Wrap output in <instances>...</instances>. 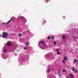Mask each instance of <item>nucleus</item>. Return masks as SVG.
I'll return each mask as SVG.
<instances>
[{
	"instance_id": "1",
	"label": "nucleus",
	"mask_w": 78,
	"mask_h": 78,
	"mask_svg": "<svg viewBox=\"0 0 78 78\" xmlns=\"http://www.w3.org/2000/svg\"><path fill=\"white\" fill-rule=\"evenodd\" d=\"M8 36V33L4 32L2 33V37L3 38H7Z\"/></svg>"
},
{
	"instance_id": "2",
	"label": "nucleus",
	"mask_w": 78,
	"mask_h": 78,
	"mask_svg": "<svg viewBox=\"0 0 78 78\" xmlns=\"http://www.w3.org/2000/svg\"><path fill=\"white\" fill-rule=\"evenodd\" d=\"M64 60H63L62 62L64 64H65V61H66L67 59V57H65L64 58Z\"/></svg>"
},
{
	"instance_id": "3",
	"label": "nucleus",
	"mask_w": 78,
	"mask_h": 78,
	"mask_svg": "<svg viewBox=\"0 0 78 78\" xmlns=\"http://www.w3.org/2000/svg\"><path fill=\"white\" fill-rule=\"evenodd\" d=\"M12 20H13L12 19H11L10 20H9V21H8L5 24V23H3V24H4V25H7V24H8L9 23L11 22V21H12Z\"/></svg>"
},
{
	"instance_id": "4",
	"label": "nucleus",
	"mask_w": 78,
	"mask_h": 78,
	"mask_svg": "<svg viewBox=\"0 0 78 78\" xmlns=\"http://www.w3.org/2000/svg\"><path fill=\"white\" fill-rule=\"evenodd\" d=\"M11 45V42L10 41H8L7 43V45L9 46V45Z\"/></svg>"
},
{
	"instance_id": "5",
	"label": "nucleus",
	"mask_w": 78,
	"mask_h": 78,
	"mask_svg": "<svg viewBox=\"0 0 78 78\" xmlns=\"http://www.w3.org/2000/svg\"><path fill=\"white\" fill-rule=\"evenodd\" d=\"M43 44L44 45V43H43V41H41L40 42H39L38 44V45L39 46V45H40V44Z\"/></svg>"
},
{
	"instance_id": "6",
	"label": "nucleus",
	"mask_w": 78,
	"mask_h": 78,
	"mask_svg": "<svg viewBox=\"0 0 78 78\" xmlns=\"http://www.w3.org/2000/svg\"><path fill=\"white\" fill-rule=\"evenodd\" d=\"M72 69V70H73V72H75V67H73Z\"/></svg>"
},
{
	"instance_id": "7",
	"label": "nucleus",
	"mask_w": 78,
	"mask_h": 78,
	"mask_svg": "<svg viewBox=\"0 0 78 78\" xmlns=\"http://www.w3.org/2000/svg\"><path fill=\"white\" fill-rule=\"evenodd\" d=\"M70 76H72L73 77V78H74V76H73L72 75V74L70 73L69 74Z\"/></svg>"
},
{
	"instance_id": "8",
	"label": "nucleus",
	"mask_w": 78,
	"mask_h": 78,
	"mask_svg": "<svg viewBox=\"0 0 78 78\" xmlns=\"http://www.w3.org/2000/svg\"><path fill=\"white\" fill-rule=\"evenodd\" d=\"M45 1V3H48V0H44Z\"/></svg>"
},
{
	"instance_id": "9",
	"label": "nucleus",
	"mask_w": 78,
	"mask_h": 78,
	"mask_svg": "<svg viewBox=\"0 0 78 78\" xmlns=\"http://www.w3.org/2000/svg\"><path fill=\"white\" fill-rule=\"evenodd\" d=\"M76 62V59H74V63H75V62Z\"/></svg>"
},
{
	"instance_id": "10",
	"label": "nucleus",
	"mask_w": 78,
	"mask_h": 78,
	"mask_svg": "<svg viewBox=\"0 0 78 78\" xmlns=\"http://www.w3.org/2000/svg\"><path fill=\"white\" fill-rule=\"evenodd\" d=\"M65 38H66V36L65 35H64L63 36V39H64Z\"/></svg>"
},
{
	"instance_id": "11",
	"label": "nucleus",
	"mask_w": 78,
	"mask_h": 78,
	"mask_svg": "<svg viewBox=\"0 0 78 78\" xmlns=\"http://www.w3.org/2000/svg\"><path fill=\"white\" fill-rule=\"evenodd\" d=\"M19 35H20V37H22V34H21V33H19Z\"/></svg>"
},
{
	"instance_id": "12",
	"label": "nucleus",
	"mask_w": 78,
	"mask_h": 78,
	"mask_svg": "<svg viewBox=\"0 0 78 78\" xmlns=\"http://www.w3.org/2000/svg\"><path fill=\"white\" fill-rule=\"evenodd\" d=\"M3 51H4V52H6V49H4V50Z\"/></svg>"
},
{
	"instance_id": "13",
	"label": "nucleus",
	"mask_w": 78,
	"mask_h": 78,
	"mask_svg": "<svg viewBox=\"0 0 78 78\" xmlns=\"http://www.w3.org/2000/svg\"><path fill=\"white\" fill-rule=\"evenodd\" d=\"M20 17H21V18H22L23 19H25V17H24L23 16H21Z\"/></svg>"
},
{
	"instance_id": "14",
	"label": "nucleus",
	"mask_w": 78,
	"mask_h": 78,
	"mask_svg": "<svg viewBox=\"0 0 78 78\" xmlns=\"http://www.w3.org/2000/svg\"><path fill=\"white\" fill-rule=\"evenodd\" d=\"M51 37H48V39H50Z\"/></svg>"
},
{
	"instance_id": "15",
	"label": "nucleus",
	"mask_w": 78,
	"mask_h": 78,
	"mask_svg": "<svg viewBox=\"0 0 78 78\" xmlns=\"http://www.w3.org/2000/svg\"><path fill=\"white\" fill-rule=\"evenodd\" d=\"M57 54H58V55H60V52H57Z\"/></svg>"
},
{
	"instance_id": "16",
	"label": "nucleus",
	"mask_w": 78,
	"mask_h": 78,
	"mask_svg": "<svg viewBox=\"0 0 78 78\" xmlns=\"http://www.w3.org/2000/svg\"><path fill=\"white\" fill-rule=\"evenodd\" d=\"M50 69H49L48 70V73H50Z\"/></svg>"
},
{
	"instance_id": "17",
	"label": "nucleus",
	"mask_w": 78,
	"mask_h": 78,
	"mask_svg": "<svg viewBox=\"0 0 78 78\" xmlns=\"http://www.w3.org/2000/svg\"><path fill=\"white\" fill-rule=\"evenodd\" d=\"M62 71L63 72H66V70H62Z\"/></svg>"
},
{
	"instance_id": "18",
	"label": "nucleus",
	"mask_w": 78,
	"mask_h": 78,
	"mask_svg": "<svg viewBox=\"0 0 78 78\" xmlns=\"http://www.w3.org/2000/svg\"><path fill=\"white\" fill-rule=\"evenodd\" d=\"M56 44V41L54 42V45H55V44Z\"/></svg>"
},
{
	"instance_id": "19",
	"label": "nucleus",
	"mask_w": 78,
	"mask_h": 78,
	"mask_svg": "<svg viewBox=\"0 0 78 78\" xmlns=\"http://www.w3.org/2000/svg\"><path fill=\"white\" fill-rule=\"evenodd\" d=\"M28 45V43H27V44L25 45L26 46H27V45Z\"/></svg>"
},
{
	"instance_id": "20",
	"label": "nucleus",
	"mask_w": 78,
	"mask_h": 78,
	"mask_svg": "<svg viewBox=\"0 0 78 78\" xmlns=\"http://www.w3.org/2000/svg\"><path fill=\"white\" fill-rule=\"evenodd\" d=\"M24 49H25V50H27V47H24Z\"/></svg>"
},
{
	"instance_id": "21",
	"label": "nucleus",
	"mask_w": 78,
	"mask_h": 78,
	"mask_svg": "<svg viewBox=\"0 0 78 78\" xmlns=\"http://www.w3.org/2000/svg\"><path fill=\"white\" fill-rule=\"evenodd\" d=\"M75 72L76 73H77V70H75Z\"/></svg>"
},
{
	"instance_id": "22",
	"label": "nucleus",
	"mask_w": 78,
	"mask_h": 78,
	"mask_svg": "<svg viewBox=\"0 0 78 78\" xmlns=\"http://www.w3.org/2000/svg\"><path fill=\"white\" fill-rule=\"evenodd\" d=\"M57 51H59V49H57Z\"/></svg>"
},
{
	"instance_id": "23",
	"label": "nucleus",
	"mask_w": 78,
	"mask_h": 78,
	"mask_svg": "<svg viewBox=\"0 0 78 78\" xmlns=\"http://www.w3.org/2000/svg\"><path fill=\"white\" fill-rule=\"evenodd\" d=\"M52 37V39H54V37Z\"/></svg>"
},
{
	"instance_id": "24",
	"label": "nucleus",
	"mask_w": 78,
	"mask_h": 78,
	"mask_svg": "<svg viewBox=\"0 0 78 78\" xmlns=\"http://www.w3.org/2000/svg\"><path fill=\"white\" fill-rule=\"evenodd\" d=\"M6 27L7 28H8V27H9V25H6Z\"/></svg>"
},
{
	"instance_id": "25",
	"label": "nucleus",
	"mask_w": 78,
	"mask_h": 78,
	"mask_svg": "<svg viewBox=\"0 0 78 78\" xmlns=\"http://www.w3.org/2000/svg\"><path fill=\"white\" fill-rule=\"evenodd\" d=\"M2 35H0V37H2Z\"/></svg>"
},
{
	"instance_id": "26",
	"label": "nucleus",
	"mask_w": 78,
	"mask_h": 78,
	"mask_svg": "<svg viewBox=\"0 0 78 78\" xmlns=\"http://www.w3.org/2000/svg\"><path fill=\"white\" fill-rule=\"evenodd\" d=\"M46 22V21H45L44 22V23H45Z\"/></svg>"
},
{
	"instance_id": "27",
	"label": "nucleus",
	"mask_w": 78,
	"mask_h": 78,
	"mask_svg": "<svg viewBox=\"0 0 78 78\" xmlns=\"http://www.w3.org/2000/svg\"><path fill=\"white\" fill-rule=\"evenodd\" d=\"M59 76H61V75H59Z\"/></svg>"
},
{
	"instance_id": "28",
	"label": "nucleus",
	"mask_w": 78,
	"mask_h": 78,
	"mask_svg": "<svg viewBox=\"0 0 78 78\" xmlns=\"http://www.w3.org/2000/svg\"><path fill=\"white\" fill-rule=\"evenodd\" d=\"M19 17H20V16H19Z\"/></svg>"
}]
</instances>
